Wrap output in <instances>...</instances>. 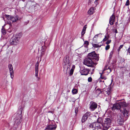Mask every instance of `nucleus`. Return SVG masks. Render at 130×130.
<instances>
[{
  "label": "nucleus",
  "mask_w": 130,
  "mask_h": 130,
  "mask_svg": "<svg viewBox=\"0 0 130 130\" xmlns=\"http://www.w3.org/2000/svg\"><path fill=\"white\" fill-rule=\"evenodd\" d=\"M71 63L68 55H66L64 57L63 60V66L64 71L66 72V74L68 73L70 68Z\"/></svg>",
  "instance_id": "f257e3e1"
},
{
  "label": "nucleus",
  "mask_w": 130,
  "mask_h": 130,
  "mask_svg": "<svg viewBox=\"0 0 130 130\" xmlns=\"http://www.w3.org/2000/svg\"><path fill=\"white\" fill-rule=\"evenodd\" d=\"M22 109L21 106L19 107L17 113L16 117L14 119V125H18L22 121L21 119L22 117L21 115Z\"/></svg>",
  "instance_id": "f03ea898"
},
{
  "label": "nucleus",
  "mask_w": 130,
  "mask_h": 130,
  "mask_svg": "<svg viewBox=\"0 0 130 130\" xmlns=\"http://www.w3.org/2000/svg\"><path fill=\"white\" fill-rule=\"evenodd\" d=\"M111 123V120L110 118H106L105 120L104 123L103 124V128L102 130H108L110 127Z\"/></svg>",
  "instance_id": "7ed1b4c3"
},
{
  "label": "nucleus",
  "mask_w": 130,
  "mask_h": 130,
  "mask_svg": "<svg viewBox=\"0 0 130 130\" xmlns=\"http://www.w3.org/2000/svg\"><path fill=\"white\" fill-rule=\"evenodd\" d=\"M88 57L91 59V60H92L93 61H97L99 60V56L95 53V51H93L89 53Z\"/></svg>",
  "instance_id": "20e7f679"
},
{
  "label": "nucleus",
  "mask_w": 130,
  "mask_h": 130,
  "mask_svg": "<svg viewBox=\"0 0 130 130\" xmlns=\"http://www.w3.org/2000/svg\"><path fill=\"white\" fill-rule=\"evenodd\" d=\"M102 125L103 124H101L96 122L91 124L89 126L90 127L94 128L95 130H96V129L101 128Z\"/></svg>",
  "instance_id": "39448f33"
},
{
  "label": "nucleus",
  "mask_w": 130,
  "mask_h": 130,
  "mask_svg": "<svg viewBox=\"0 0 130 130\" xmlns=\"http://www.w3.org/2000/svg\"><path fill=\"white\" fill-rule=\"evenodd\" d=\"M84 64L89 67L92 66L93 64V61L92 60L90 59L88 57L84 59L83 62Z\"/></svg>",
  "instance_id": "423d86ee"
},
{
  "label": "nucleus",
  "mask_w": 130,
  "mask_h": 130,
  "mask_svg": "<svg viewBox=\"0 0 130 130\" xmlns=\"http://www.w3.org/2000/svg\"><path fill=\"white\" fill-rule=\"evenodd\" d=\"M89 109L91 111H94L97 107L98 104L95 102L93 101H91L89 104Z\"/></svg>",
  "instance_id": "0eeeda50"
},
{
  "label": "nucleus",
  "mask_w": 130,
  "mask_h": 130,
  "mask_svg": "<svg viewBox=\"0 0 130 130\" xmlns=\"http://www.w3.org/2000/svg\"><path fill=\"white\" fill-rule=\"evenodd\" d=\"M117 116L118 123L120 125L123 124L124 119L123 118V116H122L120 113H119Z\"/></svg>",
  "instance_id": "6e6552de"
},
{
  "label": "nucleus",
  "mask_w": 130,
  "mask_h": 130,
  "mask_svg": "<svg viewBox=\"0 0 130 130\" xmlns=\"http://www.w3.org/2000/svg\"><path fill=\"white\" fill-rule=\"evenodd\" d=\"M38 66L39 62H37L36 64L35 67V76L37 77V79L38 80H39L40 79V78L38 77Z\"/></svg>",
  "instance_id": "1a4fd4ad"
},
{
  "label": "nucleus",
  "mask_w": 130,
  "mask_h": 130,
  "mask_svg": "<svg viewBox=\"0 0 130 130\" xmlns=\"http://www.w3.org/2000/svg\"><path fill=\"white\" fill-rule=\"evenodd\" d=\"M122 110H120V111L122 112L124 116V117L125 120H126L129 115V111L125 109H123L122 111Z\"/></svg>",
  "instance_id": "9d476101"
},
{
  "label": "nucleus",
  "mask_w": 130,
  "mask_h": 130,
  "mask_svg": "<svg viewBox=\"0 0 130 130\" xmlns=\"http://www.w3.org/2000/svg\"><path fill=\"white\" fill-rule=\"evenodd\" d=\"M22 36V35L21 34H18L14 36L13 37V38L15 41L17 43H18L19 41V40L21 37Z\"/></svg>",
  "instance_id": "9b49d317"
},
{
  "label": "nucleus",
  "mask_w": 130,
  "mask_h": 130,
  "mask_svg": "<svg viewBox=\"0 0 130 130\" xmlns=\"http://www.w3.org/2000/svg\"><path fill=\"white\" fill-rule=\"evenodd\" d=\"M90 70L88 69H84L83 70H81L80 71V72L82 75H87L90 71Z\"/></svg>",
  "instance_id": "f8f14e48"
},
{
  "label": "nucleus",
  "mask_w": 130,
  "mask_h": 130,
  "mask_svg": "<svg viewBox=\"0 0 130 130\" xmlns=\"http://www.w3.org/2000/svg\"><path fill=\"white\" fill-rule=\"evenodd\" d=\"M8 68L9 70L10 77L12 79L13 77V71L12 65L10 64L8 65Z\"/></svg>",
  "instance_id": "ddd939ff"
},
{
  "label": "nucleus",
  "mask_w": 130,
  "mask_h": 130,
  "mask_svg": "<svg viewBox=\"0 0 130 130\" xmlns=\"http://www.w3.org/2000/svg\"><path fill=\"white\" fill-rule=\"evenodd\" d=\"M90 112H87L84 115L82 119V122L83 123L86 121L88 118V117L90 115Z\"/></svg>",
  "instance_id": "4468645a"
},
{
  "label": "nucleus",
  "mask_w": 130,
  "mask_h": 130,
  "mask_svg": "<svg viewBox=\"0 0 130 130\" xmlns=\"http://www.w3.org/2000/svg\"><path fill=\"white\" fill-rule=\"evenodd\" d=\"M56 126L54 124H50L48 125L46 128L45 130H51L54 129H56Z\"/></svg>",
  "instance_id": "2eb2a0df"
},
{
  "label": "nucleus",
  "mask_w": 130,
  "mask_h": 130,
  "mask_svg": "<svg viewBox=\"0 0 130 130\" xmlns=\"http://www.w3.org/2000/svg\"><path fill=\"white\" fill-rule=\"evenodd\" d=\"M121 108V109L120 105L119 104V103H117L114 104L112 107V110H115L116 109L118 110H120L121 109H120Z\"/></svg>",
  "instance_id": "dca6fc26"
},
{
  "label": "nucleus",
  "mask_w": 130,
  "mask_h": 130,
  "mask_svg": "<svg viewBox=\"0 0 130 130\" xmlns=\"http://www.w3.org/2000/svg\"><path fill=\"white\" fill-rule=\"evenodd\" d=\"M115 17L113 14L111 16L109 21V23L110 25H111L113 24V22L115 21Z\"/></svg>",
  "instance_id": "f3484780"
},
{
  "label": "nucleus",
  "mask_w": 130,
  "mask_h": 130,
  "mask_svg": "<svg viewBox=\"0 0 130 130\" xmlns=\"http://www.w3.org/2000/svg\"><path fill=\"white\" fill-rule=\"evenodd\" d=\"M18 18L19 17L17 15L14 17L12 16L10 20L12 22H16L18 20Z\"/></svg>",
  "instance_id": "a211bd4d"
},
{
  "label": "nucleus",
  "mask_w": 130,
  "mask_h": 130,
  "mask_svg": "<svg viewBox=\"0 0 130 130\" xmlns=\"http://www.w3.org/2000/svg\"><path fill=\"white\" fill-rule=\"evenodd\" d=\"M119 103L120 105L121 108L122 107H126L127 105L126 103L123 101L122 102L120 101L119 102Z\"/></svg>",
  "instance_id": "6ab92c4d"
},
{
  "label": "nucleus",
  "mask_w": 130,
  "mask_h": 130,
  "mask_svg": "<svg viewBox=\"0 0 130 130\" xmlns=\"http://www.w3.org/2000/svg\"><path fill=\"white\" fill-rule=\"evenodd\" d=\"M46 48V47L45 46H42L41 49V53L42 55L44 54V52L45 51Z\"/></svg>",
  "instance_id": "aec40b11"
},
{
  "label": "nucleus",
  "mask_w": 130,
  "mask_h": 130,
  "mask_svg": "<svg viewBox=\"0 0 130 130\" xmlns=\"http://www.w3.org/2000/svg\"><path fill=\"white\" fill-rule=\"evenodd\" d=\"M87 28L86 25L84 27L81 32L82 35L83 36L85 32L86 29Z\"/></svg>",
  "instance_id": "412c9836"
},
{
  "label": "nucleus",
  "mask_w": 130,
  "mask_h": 130,
  "mask_svg": "<svg viewBox=\"0 0 130 130\" xmlns=\"http://www.w3.org/2000/svg\"><path fill=\"white\" fill-rule=\"evenodd\" d=\"M10 44H17V43L15 41L13 37L10 39Z\"/></svg>",
  "instance_id": "4be33fe9"
},
{
  "label": "nucleus",
  "mask_w": 130,
  "mask_h": 130,
  "mask_svg": "<svg viewBox=\"0 0 130 130\" xmlns=\"http://www.w3.org/2000/svg\"><path fill=\"white\" fill-rule=\"evenodd\" d=\"M97 122L101 124H103V119L102 118L99 117L98 119Z\"/></svg>",
  "instance_id": "5701e85b"
},
{
  "label": "nucleus",
  "mask_w": 130,
  "mask_h": 130,
  "mask_svg": "<svg viewBox=\"0 0 130 130\" xmlns=\"http://www.w3.org/2000/svg\"><path fill=\"white\" fill-rule=\"evenodd\" d=\"M92 45L93 47H94V48H97L98 47H100L102 45H100L98 44L93 43H92Z\"/></svg>",
  "instance_id": "b1692460"
},
{
  "label": "nucleus",
  "mask_w": 130,
  "mask_h": 130,
  "mask_svg": "<svg viewBox=\"0 0 130 130\" xmlns=\"http://www.w3.org/2000/svg\"><path fill=\"white\" fill-rule=\"evenodd\" d=\"M102 93V91L100 89H97L96 91V93L97 95H99Z\"/></svg>",
  "instance_id": "393cba45"
},
{
  "label": "nucleus",
  "mask_w": 130,
  "mask_h": 130,
  "mask_svg": "<svg viewBox=\"0 0 130 130\" xmlns=\"http://www.w3.org/2000/svg\"><path fill=\"white\" fill-rule=\"evenodd\" d=\"M89 42L87 41H84V46L85 47H87L88 46V45H89Z\"/></svg>",
  "instance_id": "a878e982"
},
{
  "label": "nucleus",
  "mask_w": 130,
  "mask_h": 130,
  "mask_svg": "<svg viewBox=\"0 0 130 130\" xmlns=\"http://www.w3.org/2000/svg\"><path fill=\"white\" fill-rule=\"evenodd\" d=\"M72 92L73 94H76L77 92V90L76 89H74L72 90Z\"/></svg>",
  "instance_id": "bb28decb"
},
{
  "label": "nucleus",
  "mask_w": 130,
  "mask_h": 130,
  "mask_svg": "<svg viewBox=\"0 0 130 130\" xmlns=\"http://www.w3.org/2000/svg\"><path fill=\"white\" fill-rule=\"evenodd\" d=\"M2 32L3 35H5L6 34V31L4 28L3 27L2 29Z\"/></svg>",
  "instance_id": "cd10ccee"
},
{
  "label": "nucleus",
  "mask_w": 130,
  "mask_h": 130,
  "mask_svg": "<svg viewBox=\"0 0 130 130\" xmlns=\"http://www.w3.org/2000/svg\"><path fill=\"white\" fill-rule=\"evenodd\" d=\"M98 82H99V83H101L102 82L103 83L102 84L104 85L105 84V83H104V80L100 79V78H99L98 80Z\"/></svg>",
  "instance_id": "c85d7f7f"
},
{
  "label": "nucleus",
  "mask_w": 130,
  "mask_h": 130,
  "mask_svg": "<svg viewBox=\"0 0 130 130\" xmlns=\"http://www.w3.org/2000/svg\"><path fill=\"white\" fill-rule=\"evenodd\" d=\"M11 16L6 15H5V17L8 20H11Z\"/></svg>",
  "instance_id": "c756f323"
},
{
  "label": "nucleus",
  "mask_w": 130,
  "mask_h": 130,
  "mask_svg": "<svg viewBox=\"0 0 130 130\" xmlns=\"http://www.w3.org/2000/svg\"><path fill=\"white\" fill-rule=\"evenodd\" d=\"M93 9V8H91L88 10V13L89 14H91L92 13L93 11H92L91 10H92Z\"/></svg>",
  "instance_id": "7c9ffc66"
},
{
  "label": "nucleus",
  "mask_w": 130,
  "mask_h": 130,
  "mask_svg": "<svg viewBox=\"0 0 130 130\" xmlns=\"http://www.w3.org/2000/svg\"><path fill=\"white\" fill-rule=\"evenodd\" d=\"M100 78L102 80L104 79L105 80L107 78V77L106 76L103 75L102 76L101 75V76Z\"/></svg>",
  "instance_id": "2f4dec72"
},
{
  "label": "nucleus",
  "mask_w": 130,
  "mask_h": 130,
  "mask_svg": "<svg viewBox=\"0 0 130 130\" xmlns=\"http://www.w3.org/2000/svg\"><path fill=\"white\" fill-rule=\"evenodd\" d=\"M111 91V89L110 88H108L106 91L107 94L108 95L110 94Z\"/></svg>",
  "instance_id": "473e14b6"
},
{
  "label": "nucleus",
  "mask_w": 130,
  "mask_h": 130,
  "mask_svg": "<svg viewBox=\"0 0 130 130\" xmlns=\"http://www.w3.org/2000/svg\"><path fill=\"white\" fill-rule=\"evenodd\" d=\"M73 70L72 69H71L70 71V72L69 74L70 75H71L73 74Z\"/></svg>",
  "instance_id": "72a5a7b5"
},
{
  "label": "nucleus",
  "mask_w": 130,
  "mask_h": 130,
  "mask_svg": "<svg viewBox=\"0 0 130 130\" xmlns=\"http://www.w3.org/2000/svg\"><path fill=\"white\" fill-rule=\"evenodd\" d=\"M110 48V45H107L105 47V49L106 50H108Z\"/></svg>",
  "instance_id": "f704fd0d"
},
{
  "label": "nucleus",
  "mask_w": 130,
  "mask_h": 130,
  "mask_svg": "<svg viewBox=\"0 0 130 130\" xmlns=\"http://www.w3.org/2000/svg\"><path fill=\"white\" fill-rule=\"evenodd\" d=\"M92 79L91 77H90L88 78V81L89 82H91L92 81Z\"/></svg>",
  "instance_id": "c9c22d12"
},
{
  "label": "nucleus",
  "mask_w": 130,
  "mask_h": 130,
  "mask_svg": "<svg viewBox=\"0 0 130 130\" xmlns=\"http://www.w3.org/2000/svg\"><path fill=\"white\" fill-rule=\"evenodd\" d=\"M129 0H127L125 4V5L126 6H128L129 5Z\"/></svg>",
  "instance_id": "e433bc0d"
},
{
  "label": "nucleus",
  "mask_w": 130,
  "mask_h": 130,
  "mask_svg": "<svg viewBox=\"0 0 130 130\" xmlns=\"http://www.w3.org/2000/svg\"><path fill=\"white\" fill-rule=\"evenodd\" d=\"M75 113L76 115L77 114V113L78 110V109L76 108L75 109Z\"/></svg>",
  "instance_id": "4c0bfd02"
},
{
  "label": "nucleus",
  "mask_w": 130,
  "mask_h": 130,
  "mask_svg": "<svg viewBox=\"0 0 130 130\" xmlns=\"http://www.w3.org/2000/svg\"><path fill=\"white\" fill-rule=\"evenodd\" d=\"M111 41L110 40H108L106 42V44H109L111 42Z\"/></svg>",
  "instance_id": "58836bf2"
},
{
  "label": "nucleus",
  "mask_w": 130,
  "mask_h": 130,
  "mask_svg": "<svg viewBox=\"0 0 130 130\" xmlns=\"http://www.w3.org/2000/svg\"><path fill=\"white\" fill-rule=\"evenodd\" d=\"M123 45H121L119 47V48L118 49V50L119 51L120 49L121 48L123 47Z\"/></svg>",
  "instance_id": "ea45409f"
},
{
  "label": "nucleus",
  "mask_w": 130,
  "mask_h": 130,
  "mask_svg": "<svg viewBox=\"0 0 130 130\" xmlns=\"http://www.w3.org/2000/svg\"><path fill=\"white\" fill-rule=\"evenodd\" d=\"M113 54V51H111L110 54V56H112V55Z\"/></svg>",
  "instance_id": "a19ab883"
},
{
  "label": "nucleus",
  "mask_w": 130,
  "mask_h": 130,
  "mask_svg": "<svg viewBox=\"0 0 130 130\" xmlns=\"http://www.w3.org/2000/svg\"><path fill=\"white\" fill-rule=\"evenodd\" d=\"M113 31H114L116 34L117 33H118V31L117 29H113Z\"/></svg>",
  "instance_id": "79ce46f5"
},
{
  "label": "nucleus",
  "mask_w": 130,
  "mask_h": 130,
  "mask_svg": "<svg viewBox=\"0 0 130 130\" xmlns=\"http://www.w3.org/2000/svg\"><path fill=\"white\" fill-rule=\"evenodd\" d=\"M107 39L106 38V36H105V38L103 40V41H105L107 40Z\"/></svg>",
  "instance_id": "37998d69"
},
{
  "label": "nucleus",
  "mask_w": 130,
  "mask_h": 130,
  "mask_svg": "<svg viewBox=\"0 0 130 130\" xmlns=\"http://www.w3.org/2000/svg\"><path fill=\"white\" fill-rule=\"evenodd\" d=\"M127 52L129 53V54H130V47H129L127 50Z\"/></svg>",
  "instance_id": "c03bdc74"
},
{
  "label": "nucleus",
  "mask_w": 130,
  "mask_h": 130,
  "mask_svg": "<svg viewBox=\"0 0 130 130\" xmlns=\"http://www.w3.org/2000/svg\"><path fill=\"white\" fill-rule=\"evenodd\" d=\"M100 34H97L94 37V38H93V39H94V38H96L98 36L100 35Z\"/></svg>",
  "instance_id": "a18cd8bd"
},
{
  "label": "nucleus",
  "mask_w": 130,
  "mask_h": 130,
  "mask_svg": "<svg viewBox=\"0 0 130 130\" xmlns=\"http://www.w3.org/2000/svg\"><path fill=\"white\" fill-rule=\"evenodd\" d=\"M94 71V69H93L92 70V72H91V74H93V72Z\"/></svg>",
  "instance_id": "49530a36"
},
{
  "label": "nucleus",
  "mask_w": 130,
  "mask_h": 130,
  "mask_svg": "<svg viewBox=\"0 0 130 130\" xmlns=\"http://www.w3.org/2000/svg\"><path fill=\"white\" fill-rule=\"evenodd\" d=\"M106 69H105V68H104V70H103V71L102 72V73L103 74L104 73V71H105V70H106Z\"/></svg>",
  "instance_id": "de8ad7c7"
},
{
  "label": "nucleus",
  "mask_w": 130,
  "mask_h": 130,
  "mask_svg": "<svg viewBox=\"0 0 130 130\" xmlns=\"http://www.w3.org/2000/svg\"><path fill=\"white\" fill-rule=\"evenodd\" d=\"M98 0H95V2H94V3H95L96 4V5H97V3L98 4V3H97V1Z\"/></svg>",
  "instance_id": "09e8293b"
},
{
  "label": "nucleus",
  "mask_w": 130,
  "mask_h": 130,
  "mask_svg": "<svg viewBox=\"0 0 130 130\" xmlns=\"http://www.w3.org/2000/svg\"><path fill=\"white\" fill-rule=\"evenodd\" d=\"M100 76H101V75L102 76H103V75H102L103 74H102V73H100Z\"/></svg>",
  "instance_id": "8fccbe9b"
},
{
  "label": "nucleus",
  "mask_w": 130,
  "mask_h": 130,
  "mask_svg": "<svg viewBox=\"0 0 130 130\" xmlns=\"http://www.w3.org/2000/svg\"><path fill=\"white\" fill-rule=\"evenodd\" d=\"M112 57V56H110L109 55V58L110 59H111V58Z\"/></svg>",
  "instance_id": "3c124183"
},
{
  "label": "nucleus",
  "mask_w": 130,
  "mask_h": 130,
  "mask_svg": "<svg viewBox=\"0 0 130 130\" xmlns=\"http://www.w3.org/2000/svg\"><path fill=\"white\" fill-rule=\"evenodd\" d=\"M89 2H90V3H91V0H89Z\"/></svg>",
  "instance_id": "603ef678"
},
{
  "label": "nucleus",
  "mask_w": 130,
  "mask_h": 130,
  "mask_svg": "<svg viewBox=\"0 0 130 130\" xmlns=\"http://www.w3.org/2000/svg\"><path fill=\"white\" fill-rule=\"evenodd\" d=\"M115 130H120V129H115Z\"/></svg>",
  "instance_id": "864d4df0"
},
{
  "label": "nucleus",
  "mask_w": 130,
  "mask_h": 130,
  "mask_svg": "<svg viewBox=\"0 0 130 130\" xmlns=\"http://www.w3.org/2000/svg\"><path fill=\"white\" fill-rule=\"evenodd\" d=\"M22 1L23 2H24L25 1V0H22Z\"/></svg>",
  "instance_id": "5fc2aeb1"
},
{
  "label": "nucleus",
  "mask_w": 130,
  "mask_h": 130,
  "mask_svg": "<svg viewBox=\"0 0 130 130\" xmlns=\"http://www.w3.org/2000/svg\"><path fill=\"white\" fill-rule=\"evenodd\" d=\"M48 112H51V113H52V111H49Z\"/></svg>",
  "instance_id": "6e6d98bb"
},
{
  "label": "nucleus",
  "mask_w": 130,
  "mask_h": 130,
  "mask_svg": "<svg viewBox=\"0 0 130 130\" xmlns=\"http://www.w3.org/2000/svg\"><path fill=\"white\" fill-rule=\"evenodd\" d=\"M105 100L106 101H108L107 99Z\"/></svg>",
  "instance_id": "4d7b16f0"
},
{
  "label": "nucleus",
  "mask_w": 130,
  "mask_h": 130,
  "mask_svg": "<svg viewBox=\"0 0 130 130\" xmlns=\"http://www.w3.org/2000/svg\"><path fill=\"white\" fill-rule=\"evenodd\" d=\"M111 70H110V72H111Z\"/></svg>",
  "instance_id": "13d9d810"
}]
</instances>
